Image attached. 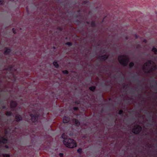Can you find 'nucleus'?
Instances as JSON below:
<instances>
[{
  "label": "nucleus",
  "mask_w": 157,
  "mask_h": 157,
  "mask_svg": "<svg viewBox=\"0 0 157 157\" xmlns=\"http://www.w3.org/2000/svg\"><path fill=\"white\" fill-rule=\"evenodd\" d=\"M17 102L14 101H11L10 103L11 108H15L17 106Z\"/></svg>",
  "instance_id": "7"
},
{
  "label": "nucleus",
  "mask_w": 157,
  "mask_h": 157,
  "mask_svg": "<svg viewBox=\"0 0 157 157\" xmlns=\"http://www.w3.org/2000/svg\"><path fill=\"white\" fill-rule=\"evenodd\" d=\"M2 107L3 109H4L6 108V106L5 105H3L2 106Z\"/></svg>",
  "instance_id": "32"
},
{
  "label": "nucleus",
  "mask_w": 157,
  "mask_h": 157,
  "mask_svg": "<svg viewBox=\"0 0 157 157\" xmlns=\"http://www.w3.org/2000/svg\"><path fill=\"white\" fill-rule=\"evenodd\" d=\"M157 67L155 66H151L150 67V70H147L146 71H145L146 70L145 66L144 65L143 67V70L146 72L148 73H150L151 71L156 70Z\"/></svg>",
  "instance_id": "5"
},
{
  "label": "nucleus",
  "mask_w": 157,
  "mask_h": 157,
  "mask_svg": "<svg viewBox=\"0 0 157 157\" xmlns=\"http://www.w3.org/2000/svg\"><path fill=\"white\" fill-rule=\"evenodd\" d=\"M105 85H106V86H107V83H105Z\"/></svg>",
  "instance_id": "39"
},
{
  "label": "nucleus",
  "mask_w": 157,
  "mask_h": 157,
  "mask_svg": "<svg viewBox=\"0 0 157 157\" xmlns=\"http://www.w3.org/2000/svg\"><path fill=\"white\" fill-rule=\"evenodd\" d=\"M118 60L120 64L124 66H127L129 61L128 57L124 54L119 56L118 57Z\"/></svg>",
  "instance_id": "2"
},
{
  "label": "nucleus",
  "mask_w": 157,
  "mask_h": 157,
  "mask_svg": "<svg viewBox=\"0 0 157 157\" xmlns=\"http://www.w3.org/2000/svg\"><path fill=\"white\" fill-rule=\"evenodd\" d=\"M5 50L4 52V54L6 55H9L11 51V49L7 47L5 48Z\"/></svg>",
  "instance_id": "9"
},
{
  "label": "nucleus",
  "mask_w": 157,
  "mask_h": 157,
  "mask_svg": "<svg viewBox=\"0 0 157 157\" xmlns=\"http://www.w3.org/2000/svg\"><path fill=\"white\" fill-rule=\"evenodd\" d=\"M128 86V85L127 84H125L124 83L123 85V88H125L126 89V87H127Z\"/></svg>",
  "instance_id": "27"
},
{
  "label": "nucleus",
  "mask_w": 157,
  "mask_h": 157,
  "mask_svg": "<svg viewBox=\"0 0 157 157\" xmlns=\"http://www.w3.org/2000/svg\"><path fill=\"white\" fill-rule=\"evenodd\" d=\"M7 142V139L6 138H4L3 137H1V140L0 141V142L2 144H6Z\"/></svg>",
  "instance_id": "12"
},
{
  "label": "nucleus",
  "mask_w": 157,
  "mask_h": 157,
  "mask_svg": "<svg viewBox=\"0 0 157 157\" xmlns=\"http://www.w3.org/2000/svg\"><path fill=\"white\" fill-rule=\"evenodd\" d=\"M90 25L92 27H95L96 25L95 22L94 21H92L91 22Z\"/></svg>",
  "instance_id": "19"
},
{
  "label": "nucleus",
  "mask_w": 157,
  "mask_h": 157,
  "mask_svg": "<svg viewBox=\"0 0 157 157\" xmlns=\"http://www.w3.org/2000/svg\"><path fill=\"white\" fill-rule=\"evenodd\" d=\"M80 10H78L77 12L78 13H79L80 12Z\"/></svg>",
  "instance_id": "38"
},
{
  "label": "nucleus",
  "mask_w": 157,
  "mask_h": 157,
  "mask_svg": "<svg viewBox=\"0 0 157 157\" xmlns=\"http://www.w3.org/2000/svg\"><path fill=\"white\" fill-rule=\"evenodd\" d=\"M152 63H153L154 64V63L152 61L149 60L145 64V65L146 67H151V65H152Z\"/></svg>",
  "instance_id": "13"
},
{
  "label": "nucleus",
  "mask_w": 157,
  "mask_h": 157,
  "mask_svg": "<svg viewBox=\"0 0 157 157\" xmlns=\"http://www.w3.org/2000/svg\"><path fill=\"white\" fill-rule=\"evenodd\" d=\"M88 1L87 0L84 1L82 2V4L83 5H86L88 2Z\"/></svg>",
  "instance_id": "25"
},
{
  "label": "nucleus",
  "mask_w": 157,
  "mask_h": 157,
  "mask_svg": "<svg viewBox=\"0 0 157 157\" xmlns=\"http://www.w3.org/2000/svg\"><path fill=\"white\" fill-rule=\"evenodd\" d=\"M53 48H55V47H53Z\"/></svg>",
  "instance_id": "45"
},
{
  "label": "nucleus",
  "mask_w": 157,
  "mask_h": 157,
  "mask_svg": "<svg viewBox=\"0 0 157 157\" xmlns=\"http://www.w3.org/2000/svg\"><path fill=\"white\" fill-rule=\"evenodd\" d=\"M5 147H6V148H8V147H8V146H7V145H6V146H5Z\"/></svg>",
  "instance_id": "37"
},
{
  "label": "nucleus",
  "mask_w": 157,
  "mask_h": 157,
  "mask_svg": "<svg viewBox=\"0 0 157 157\" xmlns=\"http://www.w3.org/2000/svg\"><path fill=\"white\" fill-rule=\"evenodd\" d=\"M151 51L154 52L155 54H157V49L153 47L151 49Z\"/></svg>",
  "instance_id": "16"
},
{
  "label": "nucleus",
  "mask_w": 157,
  "mask_h": 157,
  "mask_svg": "<svg viewBox=\"0 0 157 157\" xmlns=\"http://www.w3.org/2000/svg\"><path fill=\"white\" fill-rule=\"evenodd\" d=\"M65 134H63L62 135V137L64 139L63 143L66 147L70 148H73L77 146V144L75 140L73 139L63 138Z\"/></svg>",
  "instance_id": "1"
},
{
  "label": "nucleus",
  "mask_w": 157,
  "mask_h": 157,
  "mask_svg": "<svg viewBox=\"0 0 157 157\" xmlns=\"http://www.w3.org/2000/svg\"><path fill=\"white\" fill-rule=\"evenodd\" d=\"M58 29L61 31L62 30V29L61 27H59Z\"/></svg>",
  "instance_id": "35"
},
{
  "label": "nucleus",
  "mask_w": 157,
  "mask_h": 157,
  "mask_svg": "<svg viewBox=\"0 0 157 157\" xmlns=\"http://www.w3.org/2000/svg\"><path fill=\"white\" fill-rule=\"evenodd\" d=\"M146 114H149V112H146Z\"/></svg>",
  "instance_id": "40"
},
{
  "label": "nucleus",
  "mask_w": 157,
  "mask_h": 157,
  "mask_svg": "<svg viewBox=\"0 0 157 157\" xmlns=\"http://www.w3.org/2000/svg\"><path fill=\"white\" fill-rule=\"evenodd\" d=\"M72 121L73 122L75 123L76 126L78 127L80 126V123L78 119L73 118L72 119Z\"/></svg>",
  "instance_id": "10"
},
{
  "label": "nucleus",
  "mask_w": 157,
  "mask_h": 157,
  "mask_svg": "<svg viewBox=\"0 0 157 157\" xmlns=\"http://www.w3.org/2000/svg\"><path fill=\"white\" fill-rule=\"evenodd\" d=\"M6 115L7 116H12V113L10 111H8L6 113Z\"/></svg>",
  "instance_id": "17"
},
{
  "label": "nucleus",
  "mask_w": 157,
  "mask_h": 157,
  "mask_svg": "<svg viewBox=\"0 0 157 157\" xmlns=\"http://www.w3.org/2000/svg\"><path fill=\"white\" fill-rule=\"evenodd\" d=\"M53 65L56 68H58L59 67V65L57 62L56 61H54L53 62Z\"/></svg>",
  "instance_id": "15"
},
{
  "label": "nucleus",
  "mask_w": 157,
  "mask_h": 157,
  "mask_svg": "<svg viewBox=\"0 0 157 157\" xmlns=\"http://www.w3.org/2000/svg\"><path fill=\"white\" fill-rule=\"evenodd\" d=\"M152 87H153V86H152Z\"/></svg>",
  "instance_id": "46"
},
{
  "label": "nucleus",
  "mask_w": 157,
  "mask_h": 157,
  "mask_svg": "<svg viewBox=\"0 0 157 157\" xmlns=\"http://www.w3.org/2000/svg\"><path fill=\"white\" fill-rule=\"evenodd\" d=\"M12 31L13 33L15 34L16 33V30L15 28H13L12 29Z\"/></svg>",
  "instance_id": "30"
},
{
  "label": "nucleus",
  "mask_w": 157,
  "mask_h": 157,
  "mask_svg": "<svg viewBox=\"0 0 157 157\" xmlns=\"http://www.w3.org/2000/svg\"><path fill=\"white\" fill-rule=\"evenodd\" d=\"M30 116L31 117V120L33 122H36L38 121L39 115L36 111L34 110V114L31 113Z\"/></svg>",
  "instance_id": "3"
},
{
  "label": "nucleus",
  "mask_w": 157,
  "mask_h": 157,
  "mask_svg": "<svg viewBox=\"0 0 157 157\" xmlns=\"http://www.w3.org/2000/svg\"><path fill=\"white\" fill-rule=\"evenodd\" d=\"M59 156L60 157H63V153H60L59 154Z\"/></svg>",
  "instance_id": "31"
},
{
  "label": "nucleus",
  "mask_w": 157,
  "mask_h": 157,
  "mask_svg": "<svg viewBox=\"0 0 157 157\" xmlns=\"http://www.w3.org/2000/svg\"><path fill=\"white\" fill-rule=\"evenodd\" d=\"M96 87L95 86H92L89 87V89L91 91L94 92L96 89Z\"/></svg>",
  "instance_id": "14"
},
{
  "label": "nucleus",
  "mask_w": 157,
  "mask_h": 157,
  "mask_svg": "<svg viewBox=\"0 0 157 157\" xmlns=\"http://www.w3.org/2000/svg\"><path fill=\"white\" fill-rule=\"evenodd\" d=\"M12 68V66L11 65L9 66L7 68H5V69L6 70H9L11 71Z\"/></svg>",
  "instance_id": "20"
},
{
  "label": "nucleus",
  "mask_w": 157,
  "mask_h": 157,
  "mask_svg": "<svg viewBox=\"0 0 157 157\" xmlns=\"http://www.w3.org/2000/svg\"><path fill=\"white\" fill-rule=\"evenodd\" d=\"M87 24H88L89 23L88 22H87Z\"/></svg>",
  "instance_id": "44"
},
{
  "label": "nucleus",
  "mask_w": 157,
  "mask_h": 157,
  "mask_svg": "<svg viewBox=\"0 0 157 157\" xmlns=\"http://www.w3.org/2000/svg\"><path fill=\"white\" fill-rule=\"evenodd\" d=\"M4 0H0V5L3 4Z\"/></svg>",
  "instance_id": "29"
},
{
  "label": "nucleus",
  "mask_w": 157,
  "mask_h": 157,
  "mask_svg": "<svg viewBox=\"0 0 157 157\" xmlns=\"http://www.w3.org/2000/svg\"><path fill=\"white\" fill-rule=\"evenodd\" d=\"M142 129L140 125L137 124L132 129V132L135 134H138L140 133Z\"/></svg>",
  "instance_id": "4"
},
{
  "label": "nucleus",
  "mask_w": 157,
  "mask_h": 157,
  "mask_svg": "<svg viewBox=\"0 0 157 157\" xmlns=\"http://www.w3.org/2000/svg\"><path fill=\"white\" fill-rule=\"evenodd\" d=\"M109 57V56L106 54H105L103 55L98 56V59L100 60L105 61L107 60Z\"/></svg>",
  "instance_id": "6"
},
{
  "label": "nucleus",
  "mask_w": 157,
  "mask_h": 157,
  "mask_svg": "<svg viewBox=\"0 0 157 157\" xmlns=\"http://www.w3.org/2000/svg\"><path fill=\"white\" fill-rule=\"evenodd\" d=\"M15 119L17 122H19L22 120V116L19 114H17L16 115Z\"/></svg>",
  "instance_id": "8"
},
{
  "label": "nucleus",
  "mask_w": 157,
  "mask_h": 157,
  "mask_svg": "<svg viewBox=\"0 0 157 157\" xmlns=\"http://www.w3.org/2000/svg\"><path fill=\"white\" fill-rule=\"evenodd\" d=\"M73 109L74 110H75V111H77L78 110V107H74L73 108Z\"/></svg>",
  "instance_id": "28"
},
{
  "label": "nucleus",
  "mask_w": 157,
  "mask_h": 157,
  "mask_svg": "<svg viewBox=\"0 0 157 157\" xmlns=\"http://www.w3.org/2000/svg\"><path fill=\"white\" fill-rule=\"evenodd\" d=\"M103 52H104V53L105 52V50H103Z\"/></svg>",
  "instance_id": "41"
},
{
  "label": "nucleus",
  "mask_w": 157,
  "mask_h": 157,
  "mask_svg": "<svg viewBox=\"0 0 157 157\" xmlns=\"http://www.w3.org/2000/svg\"><path fill=\"white\" fill-rule=\"evenodd\" d=\"M39 121H40V122H42V121H41L39 120Z\"/></svg>",
  "instance_id": "42"
},
{
  "label": "nucleus",
  "mask_w": 157,
  "mask_h": 157,
  "mask_svg": "<svg viewBox=\"0 0 157 157\" xmlns=\"http://www.w3.org/2000/svg\"><path fill=\"white\" fill-rule=\"evenodd\" d=\"M154 81L156 83V85H155V86H157V81L156 80H154Z\"/></svg>",
  "instance_id": "34"
},
{
  "label": "nucleus",
  "mask_w": 157,
  "mask_h": 157,
  "mask_svg": "<svg viewBox=\"0 0 157 157\" xmlns=\"http://www.w3.org/2000/svg\"><path fill=\"white\" fill-rule=\"evenodd\" d=\"M65 45H68L69 46H71L72 45V44L70 42H67L65 43Z\"/></svg>",
  "instance_id": "24"
},
{
  "label": "nucleus",
  "mask_w": 157,
  "mask_h": 157,
  "mask_svg": "<svg viewBox=\"0 0 157 157\" xmlns=\"http://www.w3.org/2000/svg\"><path fill=\"white\" fill-rule=\"evenodd\" d=\"M123 112V111L122 110H120L118 112V114L119 115H121L122 114Z\"/></svg>",
  "instance_id": "26"
},
{
  "label": "nucleus",
  "mask_w": 157,
  "mask_h": 157,
  "mask_svg": "<svg viewBox=\"0 0 157 157\" xmlns=\"http://www.w3.org/2000/svg\"><path fill=\"white\" fill-rule=\"evenodd\" d=\"M134 63L133 62L130 63L129 64V67L130 68H132L134 66Z\"/></svg>",
  "instance_id": "18"
},
{
  "label": "nucleus",
  "mask_w": 157,
  "mask_h": 157,
  "mask_svg": "<svg viewBox=\"0 0 157 157\" xmlns=\"http://www.w3.org/2000/svg\"><path fill=\"white\" fill-rule=\"evenodd\" d=\"M62 72L65 74H68L69 73L68 71L67 70H63L62 71Z\"/></svg>",
  "instance_id": "22"
},
{
  "label": "nucleus",
  "mask_w": 157,
  "mask_h": 157,
  "mask_svg": "<svg viewBox=\"0 0 157 157\" xmlns=\"http://www.w3.org/2000/svg\"><path fill=\"white\" fill-rule=\"evenodd\" d=\"M70 118L69 117L64 116L63 118V123H67L70 121Z\"/></svg>",
  "instance_id": "11"
},
{
  "label": "nucleus",
  "mask_w": 157,
  "mask_h": 157,
  "mask_svg": "<svg viewBox=\"0 0 157 157\" xmlns=\"http://www.w3.org/2000/svg\"><path fill=\"white\" fill-rule=\"evenodd\" d=\"M82 149L81 148H79L77 150V152L80 154L82 153Z\"/></svg>",
  "instance_id": "23"
},
{
  "label": "nucleus",
  "mask_w": 157,
  "mask_h": 157,
  "mask_svg": "<svg viewBox=\"0 0 157 157\" xmlns=\"http://www.w3.org/2000/svg\"><path fill=\"white\" fill-rule=\"evenodd\" d=\"M111 100V99H110V98H109V100Z\"/></svg>",
  "instance_id": "43"
},
{
  "label": "nucleus",
  "mask_w": 157,
  "mask_h": 157,
  "mask_svg": "<svg viewBox=\"0 0 157 157\" xmlns=\"http://www.w3.org/2000/svg\"><path fill=\"white\" fill-rule=\"evenodd\" d=\"M101 113H103V112L104 111V109H101Z\"/></svg>",
  "instance_id": "36"
},
{
  "label": "nucleus",
  "mask_w": 157,
  "mask_h": 157,
  "mask_svg": "<svg viewBox=\"0 0 157 157\" xmlns=\"http://www.w3.org/2000/svg\"><path fill=\"white\" fill-rule=\"evenodd\" d=\"M2 155L3 157H10V155L8 154H3Z\"/></svg>",
  "instance_id": "21"
},
{
  "label": "nucleus",
  "mask_w": 157,
  "mask_h": 157,
  "mask_svg": "<svg viewBox=\"0 0 157 157\" xmlns=\"http://www.w3.org/2000/svg\"><path fill=\"white\" fill-rule=\"evenodd\" d=\"M150 120H151V125H152V123L153 122V121L151 120V115H150Z\"/></svg>",
  "instance_id": "33"
}]
</instances>
